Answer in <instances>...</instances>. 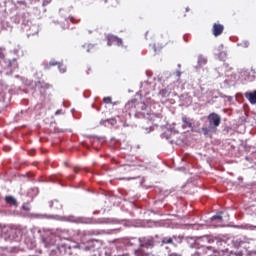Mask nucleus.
<instances>
[{"label":"nucleus","instance_id":"1","mask_svg":"<svg viewBox=\"0 0 256 256\" xmlns=\"http://www.w3.org/2000/svg\"><path fill=\"white\" fill-rule=\"evenodd\" d=\"M139 242V248L134 251V255L136 256H147V252L145 249H153L155 247V238L153 236L148 237H140V238H131L129 240V245H135V243Z\"/></svg>","mask_w":256,"mask_h":256},{"label":"nucleus","instance_id":"2","mask_svg":"<svg viewBox=\"0 0 256 256\" xmlns=\"http://www.w3.org/2000/svg\"><path fill=\"white\" fill-rule=\"evenodd\" d=\"M125 109H127V111H131L132 109H136V111H145V109H147V104L143 101L132 99L127 102Z\"/></svg>","mask_w":256,"mask_h":256},{"label":"nucleus","instance_id":"3","mask_svg":"<svg viewBox=\"0 0 256 256\" xmlns=\"http://www.w3.org/2000/svg\"><path fill=\"white\" fill-rule=\"evenodd\" d=\"M210 128L217 129L221 125V116L219 114L212 112L207 117Z\"/></svg>","mask_w":256,"mask_h":256},{"label":"nucleus","instance_id":"4","mask_svg":"<svg viewBox=\"0 0 256 256\" xmlns=\"http://www.w3.org/2000/svg\"><path fill=\"white\" fill-rule=\"evenodd\" d=\"M223 31H225V26L223 24L214 23L212 26V35L214 37H219L220 35H223Z\"/></svg>","mask_w":256,"mask_h":256},{"label":"nucleus","instance_id":"5","mask_svg":"<svg viewBox=\"0 0 256 256\" xmlns=\"http://www.w3.org/2000/svg\"><path fill=\"white\" fill-rule=\"evenodd\" d=\"M244 95L248 99V101L251 103V105L256 104V90L253 92H246Z\"/></svg>","mask_w":256,"mask_h":256},{"label":"nucleus","instance_id":"6","mask_svg":"<svg viewBox=\"0 0 256 256\" xmlns=\"http://www.w3.org/2000/svg\"><path fill=\"white\" fill-rule=\"evenodd\" d=\"M173 239H177V236H173L171 237H164L162 238L161 244L162 245H175V243L173 242Z\"/></svg>","mask_w":256,"mask_h":256},{"label":"nucleus","instance_id":"7","mask_svg":"<svg viewBox=\"0 0 256 256\" xmlns=\"http://www.w3.org/2000/svg\"><path fill=\"white\" fill-rule=\"evenodd\" d=\"M5 202L7 205H13L14 207H17V200L13 196H6Z\"/></svg>","mask_w":256,"mask_h":256},{"label":"nucleus","instance_id":"8","mask_svg":"<svg viewBox=\"0 0 256 256\" xmlns=\"http://www.w3.org/2000/svg\"><path fill=\"white\" fill-rule=\"evenodd\" d=\"M117 40V36L108 35L106 36L107 45L111 47V45H115Z\"/></svg>","mask_w":256,"mask_h":256},{"label":"nucleus","instance_id":"9","mask_svg":"<svg viewBox=\"0 0 256 256\" xmlns=\"http://www.w3.org/2000/svg\"><path fill=\"white\" fill-rule=\"evenodd\" d=\"M182 122L184 123V127H189V129L193 128V122L187 116L182 118Z\"/></svg>","mask_w":256,"mask_h":256},{"label":"nucleus","instance_id":"10","mask_svg":"<svg viewBox=\"0 0 256 256\" xmlns=\"http://www.w3.org/2000/svg\"><path fill=\"white\" fill-rule=\"evenodd\" d=\"M82 47L86 53H92V51L95 49V45L89 43L84 44Z\"/></svg>","mask_w":256,"mask_h":256},{"label":"nucleus","instance_id":"11","mask_svg":"<svg viewBox=\"0 0 256 256\" xmlns=\"http://www.w3.org/2000/svg\"><path fill=\"white\" fill-rule=\"evenodd\" d=\"M49 67H61V62H58L55 59L50 60V62L46 65V69H49Z\"/></svg>","mask_w":256,"mask_h":256},{"label":"nucleus","instance_id":"12","mask_svg":"<svg viewBox=\"0 0 256 256\" xmlns=\"http://www.w3.org/2000/svg\"><path fill=\"white\" fill-rule=\"evenodd\" d=\"M52 207L53 209H57V210L63 209V205H61V203L58 200H54L52 202Z\"/></svg>","mask_w":256,"mask_h":256},{"label":"nucleus","instance_id":"13","mask_svg":"<svg viewBox=\"0 0 256 256\" xmlns=\"http://www.w3.org/2000/svg\"><path fill=\"white\" fill-rule=\"evenodd\" d=\"M159 95H161V97L167 98L171 95V92H169L167 89H162L160 90Z\"/></svg>","mask_w":256,"mask_h":256},{"label":"nucleus","instance_id":"14","mask_svg":"<svg viewBox=\"0 0 256 256\" xmlns=\"http://www.w3.org/2000/svg\"><path fill=\"white\" fill-rule=\"evenodd\" d=\"M212 221H223V216H221V214L212 216L211 218Z\"/></svg>","mask_w":256,"mask_h":256},{"label":"nucleus","instance_id":"15","mask_svg":"<svg viewBox=\"0 0 256 256\" xmlns=\"http://www.w3.org/2000/svg\"><path fill=\"white\" fill-rule=\"evenodd\" d=\"M114 44L118 47H123V40L119 37H116V42H114Z\"/></svg>","mask_w":256,"mask_h":256},{"label":"nucleus","instance_id":"16","mask_svg":"<svg viewBox=\"0 0 256 256\" xmlns=\"http://www.w3.org/2000/svg\"><path fill=\"white\" fill-rule=\"evenodd\" d=\"M211 126H209V128H202V132L204 135H208L209 133H211Z\"/></svg>","mask_w":256,"mask_h":256},{"label":"nucleus","instance_id":"17","mask_svg":"<svg viewBox=\"0 0 256 256\" xmlns=\"http://www.w3.org/2000/svg\"><path fill=\"white\" fill-rule=\"evenodd\" d=\"M112 99L111 97H104L103 98V102L106 103L107 105H109L111 103Z\"/></svg>","mask_w":256,"mask_h":256},{"label":"nucleus","instance_id":"18","mask_svg":"<svg viewBox=\"0 0 256 256\" xmlns=\"http://www.w3.org/2000/svg\"><path fill=\"white\" fill-rule=\"evenodd\" d=\"M203 241H208L209 243H213V238H211L209 236H204Z\"/></svg>","mask_w":256,"mask_h":256},{"label":"nucleus","instance_id":"19","mask_svg":"<svg viewBox=\"0 0 256 256\" xmlns=\"http://www.w3.org/2000/svg\"><path fill=\"white\" fill-rule=\"evenodd\" d=\"M165 45H169L170 47H173L175 45V41L169 40L168 42L165 43Z\"/></svg>","mask_w":256,"mask_h":256},{"label":"nucleus","instance_id":"20","mask_svg":"<svg viewBox=\"0 0 256 256\" xmlns=\"http://www.w3.org/2000/svg\"><path fill=\"white\" fill-rule=\"evenodd\" d=\"M73 171H74V173H79V171H81V168L76 166L73 168Z\"/></svg>","mask_w":256,"mask_h":256},{"label":"nucleus","instance_id":"21","mask_svg":"<svg viewBox=\"0 0 256 256\" xmlns=\"http://www.w3.org/2000/svg\"><path fill=\"white\" fill-rule=\"evenodd\" d=\"M22 209H23L24 211H29V206L24 204V205L22 206Z\"/></svg>","mask_w":256,"mask_h":256},{"label":"nucleus","instance_id":"22","mask_svg":"<svg viewBox=\"0 0 256 256\" xmlns=\"http://www.w3.org/2000/svg\"><path fill=\"white\" fill-rule=\"evenodd\" d=\"M61 113V110H57L55 115H59Z\"/></svg>","mask_w":256,"mask_h":256},{"label":"nucleus","instance_id":"23","mask_svg":"<svg viewBox=\"0 0 256 256\" xmlns=\"http://www.w3.org/2000/svg\"><path fill=\"white\" fill-rule=\"evenodd\" d=\"M75 248H76V249H80L81 246H79V244H77V245L75 246Z\"/></svg>","mask_w":256,"mask_h":256},{"label":"nucleus","instance_id":"24","mask_svg":"<svg viewBox=\"0 0 256 256\" xmlns=\"http://www.w3.org/2000/svg\"><path fill=\"white\" fill-rule=\"evenodd\" d=\"M64 165H65L66 167H69V163H67V162H65Z\"/></svg>","mask_w":256,"mask_h":256},{"label":"nucleus","instance_id":"25","mask_svg":"<svg viewBox=\"0 0 256 256\" xmlns=\"http://www.w3.org/2000/svg\"><path fill=\"white\" fill-rule=\"evenodd\" d=\"M204 63H207V60H204Z\"/></svg>","mask_w":256,"mask_h":256}]
</instances>
